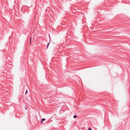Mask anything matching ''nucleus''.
<instances>
[{
  "label": "nucleus",
  "mask_w": 130,
  "mask_h": 130,
  "mask_svg": "<svg viewBox=\"0 0 130 130\" xmlns=\"http://www.w3.org/2000/svg\"><path fill=\"white\" fill-rule=\"evenodd\" d=\"M45 120V119H42V121H41V123H42V122L43 121H44Z\"/></svg>",
  "instance_id": "obj_1"
},
{
  "label": "nucleus",
  "mask_w": 130,
  "mask_h": 130,
  "mask_svg": "<svg viewBox=\"0 0 130 130\" xmlns=\"http://www.w3.org/2000/svg\"><path fill=\"white\" fill-rule=\"evenodd\" d=\"M77 117V116L76 115H74L73 117V118H76Z\"/></svg>",
  "instance_id": "obj_2"
},
{
  "label": "nucleus",
  "mask_w": 130,
  "mask_h": 130,
  "mask_svg": "<svg viewBox=\"0 0 130 130\" xmlns=\"http://www.w3.org/2000/svg\"><path fill=\"white\" fill-rule=\"evenodd\" d=\"M49 43H50V42H49V43H48V44H47V47H46V48H48V46L49 44Z\"/></svg>",
  "instance_id": "obj_3"
},
{
  "label": "nucleus",
  "mask_w": 130,
  "mask_h": 130,
  "mask_svg": "<svg viewBox=\"0 0 130 130\" xmlns=\"http://www.w3.org/2000/svg\"><path fill=\"white\" fill-rule=\"evenodd\" d=\"M88 130H92V129L90 128H88Z\"/></svg>",
  "instance_id": "obj_4"
},
{
  "label": "nucleus",
  "mask_w": 130,
  "mask_h": 130,
  "mask_svg": "<svg viewBox=\"0 0 130 130\" xmlns=\"http://www.w3.org/2000/svg\"><path fill=\"white\" fill-rule=\"evenodd\" d=\"M27 90L26 91V92L25 93V94H27Z\"/></svg>",
  "instance_id": "obj_5"
},
{
  "label": "nucleus",
  "mask_w": 130,
  "mask_h": 130,
  "mask_svg": "<svg viewBox=\"0 0 130 130\" xmlns=\"http://www.w3.org/2000/svg\"><path fill=\"white\" fill-rule=\"evenodd\" d=\"M31 38L30 39V43H31Z\"/></svg>",
  "instance_id": "obj_6"
},
{
  "label": "nucleus",
  "mask_w": 130,
  "mask_h": 130,
  "mask_svg": "<svg viewBox=\"0 0 130 130\" xmlns=\"http://www.w3.org/2000/svg\"><path fill=\"white\" fill-rule=\"evenodd\" d=\"M49 36L50 37V35H49Z\"/></svg>",
  "instance_id": "obj_7"
}]
</instances>
